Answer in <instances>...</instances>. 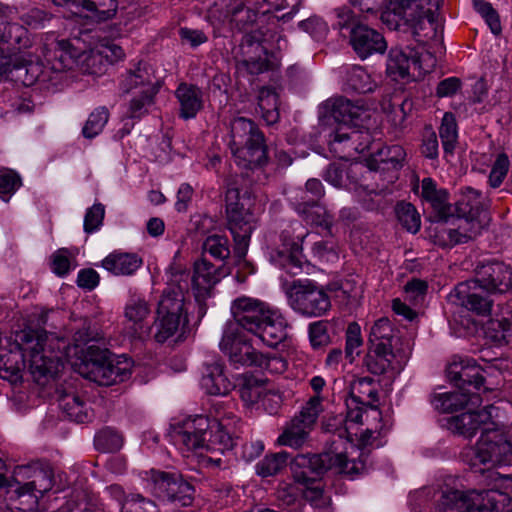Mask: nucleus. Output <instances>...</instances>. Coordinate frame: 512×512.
Instances as JSON below:
<instances>
[{"label": "nucleus", "mask_w": 512, "mask_h": 512, "mask_svg": "<svg viewBox=\"0 0 512 512\" xmlns=\"http://www.w3.org/2000/svg\"><path fill=\"white\" fill-rule=\"evenodd\" d=\"M307 235L299 222L287 226L280 234L279 245L271 251V261L288 273L297 275L304 263L302 242Z\"/></svg>", "instance_id": "13"}, {"label": "nucleus", "mask_w": 512, "mask_h": 512, "mask_svg": "<svg viewBox=\"0 0 512 512\" xmlns=\"http://www.w3.org/2000/svg\"><path fill=\"white\" fill-rule=\"evenodd\" d=\"M383 111L387 114L388 121L396 128H402L408 114L412 110V101L404 99L401 103H388L382 104Z\"/></svg>", "instance_id": "53"}, {"label": "nucleus", "mask_w": 512, "mask_h": 512, "mask_svg": "<svg viewBox=\"0 0 512 512\" xmlns=\"http://www.w3.org/2000/svg\"><path fill=\"white\" fill-rule=\"evenodd\" d=\"M238 197L236 190L227 192V218L228 228L235 241V253L239 258L245 257L253 230L256 227V217L249 207H246V199L232 202Z\"/></svg>", "instance_id": "15"}, {"label": "nucleus", "mask_w": 512, "mask_h": 512, "mask_svg": "<svg viewBox=\"0 0 512 512\" xmlns=\"http://www.w3.org/2000/svg\"><path fill=\"white\" fill-rule=\"evenodd\" d=\"M193 494L194 488L179 475L175 481L171 482L167 494H163V498L160 499L186 507L192 504Z\"/></svg>", "instance_id": "49"}, {"label": "nucleus", "mask_w": 512, "mask_h": 512, "mask_svg": "<svg viewBox=\"0 0 512 512\" xmlns=\"http://www.w3.org/2000/svg\"><path fill=\"white\" fill-rule=\"evenodd\" d=\"M96 47L98 49V54H101L106 66L120 61L125 57L122 47L108 39L99 41L96 44Z\"/></svg>", "instance_id": "62"}, {"label": "nucleus", "mask_w": 512, "mask_h": 512, "mask_svg": "<svg viewBox=\"0 0 512 512\" xmlns=\"http://www.w3.org/2000/svg\"><path fill=\"white\" fill-rule=\"evenodd\" d=\"M405 358L406 356L396 347L377 343V346H372L368 352L365 364L371 373L380 375L389 370H400Z\"/></svg>", "instance_id": "24"}, {"label": "nucleus", "mask_w": 512, "mask_h": 512, "mask_svg": "<svg viewBox=\"0 0 512 512\" xmlns=\"http://www.w3.org/2000/svg\"><path fill=\"white\" fill-rule=\"evenodd\" d=\"M258 106L267 124L271 125L279 120V95L275 89L262 87L258 94Z\"/></svg>", "instance_id": "44"}, {"label": "nucleus", "mask_w": 512, "mask_h": 512, "mask_svg": "<svg viewBox=\"0 0 512 512\" xmlns=\"http://www.w3.org/2000/svg\"><path fill=\"white\" fill-rule=\"evenodd\" d=\"M286 296L291 309L306 317H321L331 308L327 293L310 280L294 281Z\"/></svg>", "instance_id": "11"}, {"label": "nucleus", "mask_w": 512, "mask_h": 512, "mask_svg": "<svg viewBox=\"0 0 512 512\" xmlns=\"http://www.w3.org/2000/svg\"><path fill=\"white\" fill-rule=\"evenodd\" d=\"M53 3L66 8L72 15L95 21L111 19L117 11L116 0H53Z\"/></svg>", "instance_id": "23"}, {"label": "nucleus", "mask_w": 512, "mask_h": 512, "mask_svg": "<svg viewBox=\"0 0 512 512\" xmlns=\"http://www.w3.org/2000/svg\"><path fill=\"white\" fill-rule=\"evenodd\" d=\"M120 88L124 93L133 94L158 93L159 91V86L148 67L141 63L135 70L127 72L121 81Z\"/></svg>", "instance_id": "29"}, {"label": "nucleus", "mask_w": 512, "mask_h": 512, "mask_svg": "<svg viewBox=\"0 0 512 512\" xmlns=\"http://www.w3.org/2000/svg\"><path fill=\"white\" fill-rule=\"evenodd\" d=\"M487 339L495 344H503L512 337V312L506 310L500 316L491 318L484 326Z\"/></svg>", "instance_id": "39"}, {"label": "nucleus", "mask_w": 512, "mask_h": 512, "mask_svg": "<svg viewBox=\"0 0 512 512\" xmlns=\"http://www.w3.org/2000/svg\"><path fill=\"white\" fill-rule=\"evenodd\" d=\"M291 469L297 483L306 486L304 497L318 507V502L326 503L319 485L312 486L326 470L335 469L338 473L355 477L366 469L364 459L346 461L343 453H322L319 455H297L291 462Z\"/></svg>", "instance_id": "7"}, {"label": "nucleus", "mask_w": 512, "mask_h": 512, "mask_svg": "<svg viewBox=\"0 0 512 512\" xmlns=\"http://www.w3.org/2000/svg\"><path fill=\"white\" fill-rule=\"evenodd\" d=\"M370 415L375 419L379 418L380 411L376 407H371L364 412L361 409L349 411L344 420V426L337 428L334 435L340 440L345 439L343 450H340L339 446H336L328 453H343L346 461L356 460L354 457L350 459V456L357 455L362 457L363 453L360 452V447H364L370 443L369 440L372 436V430L366 429L365 432L361 433L360 438H357L359 425L363 423L364 416L368 418Z\"/></svg>", "instance_id": "14"}, {"label": "nucleus", "mask_w": 512, "mask_h": 512, "mask_svg": "<svg viewBox=\"0 0 512 512\" xmlns=\"http://www.w3.org/2000/svg\"><path fill=\"white\" fill-rule=\"evenodd\" d=\"M21 184L20 177L12 170L0 171V198L7 202Z\"/></svg>", "instance_id": "61"}, {"label": "nucleus", "mask_w": 512, "mask_h": 512, "mask_svg": "<svg viewBox=\"0 0 512 512\" xmlns=\"http://www.w3.org/2000/svg\"><path fill=\"white\" fill-rule=\"evenodd\" d=\"M0 20V76L15 73L25 86H31L43 73L38 56L22 52L31 46L28 31L20 24L10 23L9 17Z\"/></svg>", "instance_id": "4"}, {"label": "nucleus", "mask_w": 512, "mask_h": 512, "mask_svg": "<svg viewBox=\"0 0 512 512\" xmlns=\"http://www.w3.org/2000/svg\"><path fill=\"white\" fill-rule=\"evenodd\" d=\"M437 512H510L511 498L498 490L460 491L447 490L442 493Z\"/></svg>", "instance_id": "9"}, {"label": "nucleus", "mask_w": 512, "mask_h": 512, "mask_svg": "<svg viewBox=\"0 0 512 512\" xmlns=\"http://www.w3.org/2000/svg\"><path fill=\"white\" fill-rule=\"evenodd\" d=\"M219 346L235 365L256 366L263 360V354L252 347L235 325H226Z\"/></svg>", "instance_id": "20"}, {"label": "nucleus", "mask_w": 512, "mask_h": 512, "mask_svg": "<svg viewBox=\"0 0 512 512\" xmlns=\"http://www.w3.org/2000/svg\"><path fill=\"white\" fill-rule=\"evenodd\" d=\"M193 494L194 488L179 475L175 481L171 482L167 494H163V498L160 499L186 507L192 504Z\"/></svg>", "instance_id": "48"}, {"label": "nucleus", "mask_w": 512, "mask_h": 512, "mask_svg": "<svg viewBox=\"0 0 512 512\" xmlns=\"http://www.w3.org/2000/svg\"><path fill=\"white\" fill-rule=\"evenodd\" d=\"M221 277L220 269L207 260L199 259L194 263L192 289L198 305V316L200 318L207 311L205 300L212 295V290Z\"/></svg>", "instance_id": "22"}, {"label": "nucleus", "mask_w": 512, "mask_h": 512, "mask_svg": "<svg viewBox=\"0 0 512 512\" xmlns=\"http://www.w3.org/2000/svg\"><path fill=\"white\" fill-rule=\"evenodd\" d=\"M512 286V272L502 262H491L478 267L474 279L459 283L449 294L448 301L479 315L491 311L492 301L483 293H504Z\"/></svg>", "instance_id": "5"}, {"label": "nucleus", "mask_w": 512, "mask_h": 512, "mask_svg": "<svg viewBox=\"0 0 512 512\" xmlns=\"http://www.w3.org/2000/svg\"><path fill=\"white\" fill-rule=\"evenodd\" d=\"M296 211L310 224L330 230L333 225V216L327 209L317 203H310L302 198L295 203Z\"/></svg>", "instance_id": "41"}, {"label": "nucleus", "mask_w": 512, "mask_h": 512, "mask_svg": "<svg viewBox=\"0 0 512 512\" xmlns=\"http://www.w3.org/2000/svg\"><path fill=\"white\" fill-rule=\"evenodd\" d=\"M231 312L238 330L256 336L269 347H276L288 337L289 324L280 310L270 307L258 299L242 296L235 299Z\"/></svg>", "instance_id": "6"}, {"label": "nucleus", "mask_w": 512, "mask_h": 512, "mask_svg": "<svg viewBox=\"0 0 512 512\" xmlns=\"http://www.w3.org/2000/svg\"><path fill=\"white\" fill-rule=\"evenodd\" d=\"M231 148L255 141H264V136L255 123L245 117H236L230 124Z\"/></svg>", "instance_id": "35"}, {"label": "nucleus", "mask_w": 512, "mask_h": 512, "mask_svg": "<svg viewBox=\"0 0 512 512\" xmlns=\"http://www.w3.org/2000/svg\"><path fill=\"white\" fill-rule=\"evenodd\" d=\"M150 314L151 309L144 298L132 296L127 301L124 308V317L135 337L143 338L149 334L148 319Z\"/></svg>", "instance_id": "26"}, {"label": "nucleus", "mask_w": 512, "mask_h": 512, "mask_svg": "<svg viewBox=\"0 0 512 512\" xmlns=\"http://www.w3.org/2000/svg\"><path fill=\"white\" fill-rule=\"evenodd\" d=\"M455 206L458 216L481 215L483 197L479 191L465 187L460 189Z\"/></svg>", "instance_id": "43"}, {"label": "nucleus", "mask_w": 512, "mask_h": 512, "mask_svg": "<svg viewBox=\"0 0 512 512\" xmlns=\"http://www.w3.org/2000/svg\"><path fill=\"white\" fill-rule=\"evenodd\" d=\"M186 286L170 283L163 291L157 307L154 322V338L164 343L173 337L181 325L187 323Z\"/></svg>", "instance_id": "10"}, {"label": "nucleus", "mask_w": 512, "mask_h": 512, "mask_svg": "<svg viewBox=\"0 0 512 512\" xmlns=\"http://www.w3.org/2000/svg\"><path fill=\"white\" fill-rule=\"evenodd\" d=\"M447 374L450 380L462 385L468 384L476 390H480L484 381L478 367L469 359L453 361L447 369Z\"/></svg>", "instance_id": "36"}, {"label": "nucleus", "mask_w": 512, "mask_h": 512, "mask_svg": "<svg viewBox=\"0 0 512 512\" xmlns=\"http://www.w3.org/2000/svg\"><path fill=\"white\" fill-rule=\"evenodd\" d=\"M109 119V111L105 107H98L90 113L82 134L85 138L92 139L99 135Z\"/></svg>", "instance_id": "55"}, {"label": "nucleus", "mask_w": 512, "mask_h": 512, "mask_svg": "<svg viewBox=\"0 0 512 512\" xmlns=\"http://www.w3.org/2000/svg\"><path fill=\"white\" fill-rule=\"evenodd\" d=\"M324 400L319 399L318 396H311L302 407L297 418L305 423L306 427L313 428L319 415L324 411Z\"/></svg>", "instance_id": "57"}, {"label": "nucleus", "mask_w": 512, "mask_h": 512, "mask_svg": "<svg viewBox=\"0 0 512 512\" xmlns=\"http://www.w3.org/2000/svg\"><path fill=\"white\" fill-rule=\"evenodd\" d=\"M180 105V117L187 120L195 118L203 108V93L194 85L181 83L175 91Z\"/></svg>", "instance_id": "32"}, {"label": "nucleus", "mask_w": 512, "mask_h": 512, "mask_svg": "<svg viewBox=\"0 0 512 512\" xmlns=\"http://www.w3.org/2000/svg\"><path fill=\"white\" fill-rule=\"evenodd\" d=\"M157 93L133 94L129 103L128 115L130 118H141L148 112V108L153 104Z\"/></svg>", "instance_id": "59"}, {"label": "nucleus", "mask_w": 512, "mask_h": 512, "mask_svg": "<svg viewBox=\"0 0 512 512\" xmlns=\"http://www.w3.org/2000/svg\"><path fill=\"white\" fill-rule=\"evenodd\" d=\"M396 215L400 224L409 232L416 233L420 229V215L410 203H399L396 207Z\"/></svg>", "instance_id": "56"}, {"label": "nucleus", "mask_w": 512, "mask_h": 512, "mask_svg": "<svg viewBox=\"0 0 512 512\" xmlns=\"http://www.w3.org/2000/svg\"><path fill=\"white\" fill-rule=\"evenodd\" d=\"M58 401L61 410L72 421L84 423L93 417L91 409L75 392L60 393Z\"/></svg>", "instance_id": "38"}, {"label": "nucleus", "mask_w": 512, "mask_h": 512, "mask_svg": "<svg viewBox=\"0 0 512 512\" xmlns=\"http://www.w3.org/2000/svg\"><path fill=\"white\" fill-rule=\"evenodd\" d=\"M231 150L236 164L246 169H253L264 164L266 161L264 141L260 143L252 141L242 146L233 147Z\"/></svg>", "instance_id": "37"}, {"label": "nucleus", "mask_w": 512, "mask_h": 512, "mask_svg": "<svg viewBox=\"0 0 512 512\" xmlns=\"http://www.w3.org/2000/svg\"><path fill=\"white\" fill-rule=\"evenodd\" d=\"M96 445L105 452L118 451L123 445V437L117 431L104 429L96 436Z\"/></svg>", "instance_id": "60"}, {"label": "nucleus", "mask_w": 512, "mask_h": 512, "mask_svg": "<svg viewBox=\"0 0 512 512\" xmlns=\"http://www.w3.org/2000/svg\"><path fill=\"white\" fill-rule=\"evenodd\" d=\"M201 387L210 395L224 396L232 390L233 384L226 376L222 363L215 361L205 365Z\"/></svg>", "instance_id": "30"}, {"label": "nucleus", "mask_w": 512, "mask_h": 512, "mask_svg": "<svg viewBox=\"0 0 512 512\" xmlns=\"http://www.w3.org/2000/svg\"><path fill=\"white\" fill-rule=\"evenodd\" d=\"M510 167V162L505 154H499L492 165L488 182L493 188L499 187L505 179Z\"/></svg>", "instance_id": "63"}, {"label": "nucleus", "mask_w": 512, "mask_h": 512, "mask_svg": "<svg viewBox=\"0 0 512 512\" xmlns=\"http://www.w3.org/2000/svg\"><path fill=\"white\" fill-rule=\"evenodd\" d=\"M142 265V259L135 253L112 252L101 262V266L116 276H130Z\"/></svg>", "instance_id": "31"}, {"label": "nucleus", "mask_w": 512, "mask_h": 512, "mask_svg": "<svg viewBox=\"0 0 512 512\" xmlns=\"http://www.w3.org/2000/svg\"><path fill=\"white\" fill-rule=\"evenodd\" d=\"M203 251L216 259L224 260L230 254L228 239L222 235H210L203 243Z\"/></svg>", "instance_id": "58"}, {"label": "nucleus", "mask_w": 512, "mask_h": 512, "mask_svg": "<svg viewBox=\"0 0 512 512\" xmlns=\"http://www.w3.org/2000/svg\"><path fill=\"white\" fill-rule=\"evenodd\" d=\"M459 391L444 392L436 394L432 400L435 409L443 413H452L461 408L476 407L481 403L477 393L459 386Z\"/></svg>", "instance_id": "27"}, {"label": "nucleus", "mask_w": 512, "mask_h": 512, "mask_svg": "<svg viewBox=\"0 0 512 512\" xmlns=\"http://www.w3.org/2000/svg\"><path fill=\"white\" fill-rule=\"evenodd\" d=\"M311 429L295 417L278 437V443L292 448H299L307 440Z\"/></svg>", "instance_id": "47"}, {"label": "nucleus", "mask_w": 512, "mask_h": 512, "mask_svg": "<svg viewBox=\"0 0 512 512\" xmlns=\"http://www.w3.org/2000/svg\"><path fill=\"white\" fill-rule=\"evenodd\" d=\"M13 479L17 483L14 489L18 497L33 496L36 502L53 487V469L45 462H32L18 465L13 470Z\"/></svg>", "instance_id": "17"}, {"label": "nucleus", "mask_w": 512, "mask_h": 512, "mask_svg": "<svg viewBox=\"0 0 512 512\" xmlns=\"http://www.w3.org/2000/svg\"><path fill=\"white\" fill-rule=\"evenodd\" d=\"M287 452H278L275 454L266 455L257 465V474L262 477H269L280 472L287 464Z\"/></svg>", "instance_id": "54"}, {"label": "nucleus", "mask_w": 512, "mask_h": 512, "mask_svg": "<svg viewBox=\"0 0 512 512\" xmlns=\"http://www.w3.org/2000/svg\"><path fill=\"white\" fill-rule=\"evenodd\" d=\"M178 476V473H169L156 469L144 471L141 475L151 493L159 499L163 498V494H167L171 482L175 481Z\"/></svg>", "instance_id": "45"}, {"label": "nucleus", "mask_w": 512, "mask_h": 512, "mask_svg": "<svg viewBox=\"0 0 512 512\" xmlns=\"http://www.w3.org/2000/svg\"><path fill=\"white\" fill-rule=\"evenodd\" d=\"M265 381L251 375H244L239 388L240 398L250 409H260V401L268 389Z\"/></svg>", "instance_id": "40"}, {"label": "nucleus", "mask_w": 512, "mask_h": 512, "mask_svg": "<svg viewBox=\"0 0 512 512\" xmlns=\"http://www.w3.org/2000/svg\"><path fill=\"white\" fill-rule=\"evenodd\" d=\"M443 0H390L381 14V19L389 29L396 30L408 25L418 37L431 38L436 35L437 11ZM423 42L424 39H417Z\"/></svg>", "instance_id": "8"}, {"label": "nucleus", "mask_w": 512, "mask_h": 512, "mask_svg": "<svg viewBox=\"0 0 512 512\" xmlns=\"http://www.w3.org/2000/svg\"><path fill=\"white\" fill-rule=\"evenodd\" d=\"M457 228L447 231L448 238L454 244L465 243L476 238L484 228V217L481 215L458 216Z\"/></svg>", "instance_id": "33"}, {"label": "nucleus", "mask_w": 512, "mask_h": 512, "mask_svg": "<svg viewBox=\"0 0 512 512\" xmlns=\"http://www.w3.org/2000/svg\"><path fill=\"white\" fill-rule=\"evenodd\" d=\"M209 425L206 416L188 417L172 426V442L184 457H190L206 447Z\"/></svg>", "instance_id": "18"}, {"label": "nucleus", "mask_w": 512, "mask_h": 512, "mask_svg": "<svg viewBox=\"0 0 512 512\" xmlns=\"http://www.w3.org/2000/svg\"><path fill=\"white\" fill-rule=\"evenodd\" d=\"M219 346L235 365L256 366L263 360V354L252 347L235 325H226Z\"/></svg>", "instance_id": "19"}, {"label": "nucleus", "mask_w": 512, "mask_h": 512, "mask_svg": "<svg viewBox=\"0 0 512 512\" xmlns=\"http://www.w3.org/2000/svg\"><path fill=\"white\" fill-rule=\"evenodd\" d=\"M321 109L323 118L333 119L337 124L328 139L329 150L335 157L348 160L367 149L362 144L356 145L361 134L356 128L364 126L370 118V110L362 100L352 102L335 97L328 99Z\"/></svg>", "instance_id": "3"}, {"label": "nucleus", "mask_w": 512, "mask_h": 512, "mask_svg": "<svg viewBox=\"0 0 512 512\" xmlns=\"http://www.w3.org/2000/svg\"><path fill=\"white\" fill-rule=\"evenodd\" d=\"M369 342L372 346H377V343L397 346L399 339L395 336V329L388 318L382 317L374 322L370 328Z\"/></svg>", "instance_id": "50"}, {"label": "nucleus", "mask_w": 512, "mask_h": 512, "mask_svg": "<svg viewBox=\"0 0 512 512\" xmlns=\"http://www.w3.org/2000/svg\"><path fill=\"white\" fill-rule=\"evenodd\" d=\"M405 159V151L400 145H392L381 148L370 160L371 170L397 169Z\"/></svg>", "instance_id": "42"}, {"label": "nucleus", "mask_w": 512, "mask_h": 512, "mask_svg": "<svg viewBox=\"0 0 512 512\" xmlns=\"http://www.w3.org/2000/svg\"><path fill=\"white\" fill-rule=\"evenodd\" d=\"M108 496L120 506V512H160L158 506L139 493L127 494L118 484L106 487Z\"/></svg>", "instance_id": "28"}, {"label": "nucleus", "mask_w": 512, "mask_h": 512, "mask_svg": "<svg viewBox=\"0 0 512 512\" xmlns=\"http://www.w3.org/2000/svg\"><path fill=\"white\" fill-rule=\"evenodd\" d=\"M443 150L445 154H453L457 144L458 131L456 119L452 113H445L439 128Z\"/></svg>", "instance_id": "52"}, {"label": "nucleus", "mask_w": 512, "mask_h": 512, "mask_svg": "<svg viewBox=\"0 0 512 512\" xmlns=\"http://www.w3.org/2000/svg\"><path fill=\"white\" fill-rule=\"evenodd\" d=\"M435 64L436 59L427 51L417 52L413 49L404 51L393 48L387 60V73L394 80H416L431 71Z\"/></svg>", "instance_id": "12"}, {"label": "nucleus", "mask_w": 512, "mask_h": 512, "mask_svg": "<svg viewBox=\"0 0 512 512\" xmlns=\"http://www.w3.org/2000/svg\"><path fill=\"white\" fill-rule=\"evenodd\" d=\"M347 85L356 92L368 93L374 90L376 81L366 69L354 66L347 74Z\"/></svg>", "instance_id": "51"}, {"label": "nucleus", "mask_w": 512, "mask_h": 512, "mask_svg": "<svg viewBox=\"0 0 512 512\" xmlns=\"http://www.w3.org/2000/svg\"><path fill=\"white\" fill-rule=\"evenodd\" d=\"M468 411L447 420V428L464 438H472L478 430L484 433L489 426H495V415L497 408L493 405L484 407L479 411H472L473 407H467Z\"/></svg>", "instance_id": "21"}, {"label": "nucleus", "mask_w": 512, "mask_h": 512, "mask_svg": "<svg viewBox=\"0 0 512 512\" xmlns=\"http://www.w3.org/2000/svg\"><path fill=\"white\" fill-rule=\"evenodd\" d=\"M473 452L471 465L474 467L478 464H506L511 461L512 444L506 432L495 422V426H489L481 433Z\"/></svg>", "instance_id": "16"}, {"label": "nucleus", "mask_w": 512, "mask_h": 512, "mask_svg": "<svg viewBox=\"0 0 512 512\" xmlns=\"http://www.w3.org/2000/svg\"><path fill=\"white\" fill-rule=\"evenodd\" d=\"M350 42L358 56L363 59L373 53H383L387 48V43L379 32L362 24L351 29Z\"/></svg>", "instance_id": "25"}, {"label": "nucleus", "mask_w": 512, "mask_h": 512, "mask_svg": "<svg viewBox=\"0 0 512 512\" xmlns=\"http://www.w3.org/2000/svg\"><path fill=\"white\" fill-rule=\"evenodd\" d=\"M363 340L361 336V328L358 323L352 322L348 325L346 330V356L351 360L354 355H358V349L362 346Z\"/></svg>", "instance_id": "64"}, {"label": "nucleus", "mask_w": 512, "mask_h": 512, "mask_svg": "<svg viewBox=\"0 0 512 512\" xmlns=\"http://www.w3.org/2000/svg\"><path fill=\"white\" fill-rule=\"evenodd\" d=\"M98 334L91 331L87 319L80 321L74 333L73 344L66 347L64 356L71 367L84 377L102 386H110L128 379L132 362L125 355L111 357L107 349L100 348Z\"/></svg>", "instance_id": "2"}, {"label": "nucleus", "mask_w": 512, "mask_h": 512, "mask_svg": "<svg viewBox=\"0 0 512 512\" xmlns=\"http://www.w3.org/2000/svg\"><path fill=\"white\" fill-rule=\"evenodd\" d=\"M208 435L209 438L207 437V445L205 447L207 449L224 452L230 450L234 445L230 432L217 419H210Z\"/></svg>", "instance_id": "46"}, {"label": "nucleus", "mask_w": 512, "mask_h": 512, "mask_svg": "<svg viewBox=\"0 0 512 512\" xmlns=\"http://www.w3.org/2000/svg\"><path fill=\"white\" fill-rule=\"evenodd\" d=\"M422 198L431 205L439 219H446L451 215V205L445 189L437 188L431 178L422 180Z\"/></svg>", "instance_id": "34"}, {"label": "nucleus", "mask_w": 512, "mask_h": 512, "mask_svg": "<svg viewBox=\"0 0 512 512\" xmlns=\"http://www.w3.org/2000/svg\"><path fill=\"white\" fill-rule=\"evenodd\" d=\"M61 348H65L63 340L34 328L31 321L16 334L9 348L0 339V377L16 384L27 368L34 381L44 385L63 368Z\"/></svg>", "instance_id": "1"}]
</instances>
